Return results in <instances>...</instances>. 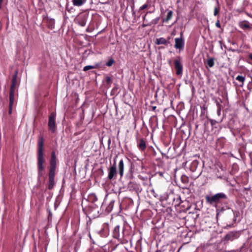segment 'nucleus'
Returning a JSON list of instances; mask_svg holds the SVG:
<instances>
[{"instance_id": "f257e3e1", "label": "nucleus", "mask_w": 252, "mask_h": 252, "mask_svg": "<svg viewBox=\"0 0 252 252\" xmlns=\"http://www.w3.org/2000/svg\"><path fill=\"white\" fill-rule=\"evenodd\" d=\"M37 151V168L38 176L41 177L43 175V171L44 169L43 164L45 162L43 154V139L40 138L38 143Z\"/></svg>"}, {"instance_id": "f03ea898", "label": "nucleus", "mask_w": 252, "mask_h": 252, "mask_svg": "<svg viewBox=\"0 0 252 252\" xmlns=\"http://www.w3.org/2000/svg\"><path fill=\"white\" fill-rule=\"evenodd\" d=\"M226 198V195L222 192L217 193L213 196H206L207 202L211 204H216L219 202L221 199H225Z\"/></svg>"}, {"instance_id": "7ed1b4c3", "label": "nucleus", "mask_w": 252, "mask_h": 252, "mask_svg": "<svg viewBox=\"0 0 252 252\" xmlns=\"http://www.w3.org/2000/svg\"><path fill=\"white\" fill-rule=\"evenodd\" d=\"M55 119L56 114L53 112L50 114L48 121V126L49 129L51 130L52 132H54L56 130V126L55 125Z\"/></svg>"}, {"instance_id": "20e7f679", "label": "nucleus", "mask_w": 252, "mask_h": 252, "mask_svg": "<svg viewBox=\"0 0 252 252\" xmlns=\"http://www.w3.org/2000/svg\"><path fill=\"white\" fill-rule=\"evenodd\" d=\"M88 15L86 14H81L77 16L76 18V22L80 26L84 27L85 26Z\"/></svg>"}, {"instance_id": "39448f33", "label": "nucleus", "mask_w": 252, "mask_h": 252, "mask_svg": "<svg viewBox=\"0 0 252 252\" xmlns=\"http://www.w3.org/2000/svg\"><path fill=\"white\" fill-rule=\"evenodd\" d=\"M174 66L177 75H181L183 72V65L180 59H176L174 61Z\"/></svg>"}, {"instance_id": "423d86ee", "label": "nucleus", "mask_w": 252, "mask_h": 252, "mask_svg": "<svg viewBox=\"0 0 252 252\" xmlns=\"http://www.w3.org/2000/svg\"><path fill=\"white\" fill-rule=\"evenodd\" d=\"M117 174L116 166L115 162L114 164L108 169V178L110 180H112Z\"/></svg>"}, {"instance_id": "0eeeda50", "label": "nucleus", "mask_w": 252, "mask_h": 252, "mask_svg": "<svg viewBox=\"0 0 252 252\" xmlns=\"http://www.w3.org/2000/svg\"><path fill=\"white\" fill-rule=\"evenodd\" d=\"M175 48L180 50H182L184 47V41L182 37L176 38L175 39Z\"/></svg>"}, {"instance_id": "6e6552de", "label": "nucleus", "mask_w": 252, "mask_h": 252, "mask_svg": "<svg viewBox=\"0 0 252 252\" xmlns=\"http://www.w3.org/2000/svg\"><path fill=\"white\" fill-rule=\"evenodd\" d=\"M239 234L237 232H230L226 235L225 239L227 241H232L235 239L238 238Z\"/></svg>"}, {"instance_id": "1a4fd4ad", "label": "nucleus", "mask_w": 252, "mask_h": 252, "mask_svg": "<svg viewBox=\"0 0 252 252\" xmlns=\"http://www.w3.org/2000/svg\"><path fill=\"white\" fill-rule=\"evenodd\" d=\"M14 94L15 91L12 90L10 91L9 94V113H11L12 107L14 101Z\"/></svg>"}, {"instance_id": "9d476101", "label": "nucleus", "mask_w": 252, "mask_h": 252, "mask_svg": "<svg viewBox=\"0 0 252 252\" xmlns=\"http://www.w3.org/2000/svg\"><path fill=\"white\" fill-rule=\"evenodd\" d=\"M17 75H18V71H16L15 72V74H14L13 78H12V80L11 85V87H10V90H13L14 91L15 90V87H16V86L17 84Z\"/></svg>"}, {"instance_id": "9b49d317", "label": "nucleus", "mask_w": 252, "mask_h": 252, "mask_svg": "<svg viewBox=\"0 0 252 252\" xmlns=\"http://www.w3.org/2000/svg\"><path fill=\"white\" fill-rule=\"evenodd\" d=\"M118 172L120 175V177H122L124 175V163L122 159L119 161L118 166Z\"/></svg>"}, {"instance_id": "f8f14e48", "label": "nucleus", "mask_w": 252, "mask_h": 252, "mask_svg": "<svg viewBox=\"0 0 252 252\" xmlns=\"http://www.w3.org/2000/svg\"><path fill=\"white\" fill-rule=\"evenodd\" d=\"M56 157L55 152H52L50 160V168H56Z\"/></svg>"}, {"instance_id": "ddd939ff", "label": "nucleus", "mask_w": 252, "mask_h": 252, "mask_svg": "<svg viewBox=\"0 0 252 252\" xmlns=\"http://www.w3.org/2000/svg\"><path fill=\"white\" fill-rule=\"evenodd\" d=\"M87 0H72V2L74 6H81L84 4Z\"/></svg>"}, {"instance_id": "4468645a", "label": "nucleus", "mask_w": 252, "mask_h": 252, "mask_svg": "<svg viewBox=\"0 0 252 252\" xmlns=\"http://www.w3.org/2000/svg\"><path fill=\"white\" fill-rule=\"evenodd\" d=\"M240 27L242 29H250L251 27L248 21H244L239 23Z\"/></svg>"}, {"instance_id": "2eb2a0df", "label": "nucleus", "mask_w": 252, "mask_h": 252, "mask_svg": "<svg viewBox=\"0 0 252 252\" xmlns=\"http://www.w3.org/2000/svg\"><path fill=\"white\" fill-rule=\"evenodd\" d=\"M138 147L140 150H144L146 147L145 142L143 139H140L138 143Z\"/></svg>"}, {"instance_id": "dca6fc26", "label": "nucleus", "mask_w": 252, "mask_h": 252, "mask_svg": "<svg viewBox=\"0 0 252 252\" xmlns=\"http://www.w3.org/2000/svg\"><path fill=\"white\" fill-rule=\"evenodd\" d=\"M156 43L158 45L166 44L167 43V41L164 38L160 37L156 39Z\"/></svg>"}, {"instance_id": "f3484780", "label": "nucleus", "mask_w": 252, "mask_h": 252, "mask_svg": "<svg viewBox=\"0 0 252 252\" xmlns=\"http://www.w3.org/2000/svg\"><path fill=\"white\" fill-rule=\"evenodd\" d=\"M173 16V12L171 10H169L168 12L166 18L165 19H163V22H167L169 20H170Z\"/></svg>"}, {"instance_id": "a211bd4d", "label": "nucleus", "mask_w": 252, "mask_h": 252, "mask_svg": "<svg viewBox=\"0 0 252 252\" xmlns=\"http://www.w3.org/2000/svg\"><path fill=\"white\" fill-rule=\"evenodd\" d=\"M98 66V64L96 63L94 65H87L83 68V70L86 71L90 69L96 68Z\"/></svg>"}, {"instance_id": "6ab92c4d", "label": "nucleus", "mask_w": 252, "mask_h": 252, "mask_svg": "<svg viewBox=\"0 0 252 252\" xmlns=\"http://www.w3.org/2000/svg\"><path fill=\"white\" fill-rule=\"evenodd\" d=\"M54 184V178L49 177L48 189H52L53 188Z\"/></svg>"}, {"instance_id": "aec40b11", "label": "nucleus", "mask_w": 252, "mask_h": 252, "mask_svg": "<svg viewBox=\"0 0 252 252\" xmlns=\"http://www.w3.org/2000/svg\"><path fill=\"white\" fill-rule=\"evenodd\" d=\"M236 80L239 81L240 82H241L242 83L241 86H243L245 80V78L243 76L238 75L236 77Z\"/></svg>"}, {"instance_id": "412c9836", "label": "nucleus", "mask_w": 252, "mask_h": 252, "mask_svg": "<svg viewBox=\"0 0 252 252\" xmlns=\"http://www.w3.org/2000/svg\"><path fill=\"white\" fill-rule=\"evenodd\" d=\"M56 168H50L49 174V177L54 178L55 174Z\"/></svg>"}, {"instance_id": "4be33fe9", "label": "nucleus", "mask_w": 252, "mask_h": 252, "mask_svg": "<svg viewBox=\"0 0 252 252\" xmlns=\"http://www.w3.org/2000/svg\"><path fill=\"white\" fill-rule=\"evenodd\" d=\"M207 64L209 67H212L214 64V59L213 58H210L208 59L207 61Z\"/></svg>"}, {"instance_id": "5701e85b", "label": "nucleus", "mask_w": 252, "mask_h": 252, "mask_svg": "<svg viewBox=\"0 0 252 252\" xmlns=\"http://www.w3.org/2000/svg\"><path fill=\"white\" fill-rule=\"evenodd\" d=\"M159 20V17H158L155 19H154L150 24L149 25H151L152 24L156 25L158 23Z\"/></svg>"}, {"instance_id": "b1692460", "label": "nucleus", "mask_w": 252, "mask_h": 252, "mask_svg": "<svg viewBox=\"0 0 252 252\" xmlns=\"http://www.w3.org/2000/svg\"><path fill=\"white\" fill-rule=\"evenodd\" d=\"M114 63V61L113 59L109 60L106 63V65L108 66H111L113 63Z\"/></svg>"}, {"instance_id": "393cba45", "label": "nucleus", "mask_w": 252, "mask_h": 252, "mask_svg": "<svg viewBox=\"0 0 252 252\" xmlns=\"http://www.w3.org/2000/svg\"><path fill=\"white\" fill-rule=\"evenodd\" d=\"M219 12V9L218 8H217V7H215V9H214V15H217Z\"/></svg>"}, {"instance_id": "a878e982", "label": "nucleus", "mask_w": 252, "mask_h": 252, "mask_svg": "<svg viewBox=\"0 0 252 252\" xmlns=\"http://www.w3.org/2000/svg\"><path fill=\"white\" fill-rule=\"evenodd\" d=\"M147 7H148V4H145L143 5H142V6L140 7V10H143V9L146 8Z\"/></svg>"}, {"instance_id": "bb28decb", "label": "nucleus", "mask_w": 252, "mask_h": 252, "mask_svg": "<svg viewBox=\"0 0 252 252\" xmlns=\"http://www.w3.org/2000/svg\"><path fill=\"white\" fill-rule=\"evenodd\" d=\"M106 80L107 84H109L111 82V79L110 77H107L106 78Z\"/></svg>"}, {"instance_id": "cd10ccee", "label": "nucleus", "mask_w": 252, "mask_h": 252, "mask_svg": "<svg viewBox=\"0 0 252 252\" xmlns=\"http://www.w3.org/2000/svg\"><path fill=\"white\" fill-rule=\"evenodd\" d=\"M93 198V200L94 201H95L97 200V198H96V196L94 195V194H92L90 195V198Z\"/></svg>"}, {"instance_id": "c85d7f7f", "label": "nucleus", "mask_w": 252, "mask_h": 252, "mask_svg": "<svg viewBox=\"0 0 252 252\" xmlns=\"http://www.w3.org/2000/svg\"><path fill=\"white\" fill-rule=\"evenodd\" d=\"M216 26L218 28H220V21L219 20L216 23Z\"/></svg>"}, {"instance_id": "c756f323", "label": "nucleus", "mask_w": 252, "mask_h": 252, "mask_svg": "<svg viewBox=\"0 0 252 252\" xmlns=\"http://www.w3.org/2000/svg\"><path fill=\"white\" fill-rule=\"evenodd\" d=\"M3 0H0V9L1 8V3Z\"/></svg>"}, {"instance_id": "7c9ffc66", "label": "nucleus", "mask_w": 252, "mask_h": 252, "mask_svg": "<svg viewBox=\"0 0 252 252\" xmlns=\"http://www.w3.org/2000/svg\"><path fill=\"white\" fill-rule=\"evenodd\" d=\"M249 58L252 60V54H250V56H249Z\"/></svg>"}, {"instance_id": "2f4dec72", "label": "nucleus", "mask_w": 252, "mask_h": 252, "mask_svg": "<svg viewBox=\"0 0 252 252\" xmlns=\"http://www.w3.org/2000/svg\"><path fill=\"white\" fill-rule=\"evenodd\" d=\"M149 24H147V25L144 24L143 26L145 27V26H149Z\"/></svg>"}]
</instances>
